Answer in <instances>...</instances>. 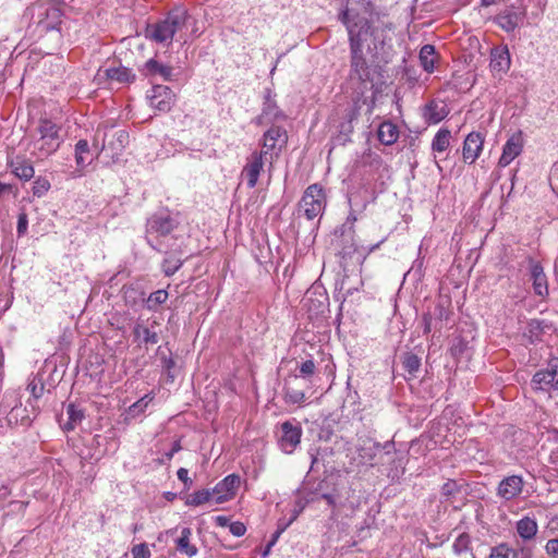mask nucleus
I'll return each instance as SVG.
<instances>
[{"mask_svg": "<svg viewBox=\"0 0 558 558\" xmlns=\"http://www.w3.org/2000/svg\"><path fill=\"white\" fill-rule=\"evenodd\" d=\"M183 265L180 258H166L162 262V271L167 277L173 276Z\"/></svg>", "mask_w": 558, "mask_h": 558, "instance_id": "46", "label": "nucleus"}, {"mask_svg": "<svg viewBox=\"0 0 558 558\" xmlns=\"http://www.w3.org/2000/svg\"><path fill=\"white\" fill-rule=\"evenodd\" d=\"M156 356L160 360L162 372L167 376V381L173 383L178 372L172 350L169 348V342L157 348Z\"/></svg>", "mask_w": 558, "mask_h": 558, "instance_id": "23", "label": "nucleus"}, {"mask_svg": "<svg viewBox=\"0 0 558 558\" xmlns=\"http://www.w3.org/2000/svg\"><path fill=\"white\" fill-rule=\"evenodd\" d=\"M401 364L404 371L409 373L411 378H415L421 368V357L415 353L408 351L401 355Z\"/></svg>", "mask_w": 558, "mask_h": 558, "instance_id": "37", "label": "nucleus"}, {"mask_svg": "<svg viewBox=\"0 0 558 558\" xmlns=\"http://www.w3.org/2000/svg\"><path fill=\"white\" fill-rule=\"evenodd\" d=\"M350 80L361 84H373L374 74L364 50H350Z\"/></svg>", "mask_w": 558, "mask_h": 558, "instance_id": "11", "label": "nucleus"}, {"mask_svg": "<svg viewBox=\"0 0 558 558\" xmlns=\"http://www.w3.org/2000/svg\"><path fill=\"white\" fill-rule=\"evenodd\" d=\"M24 412H25V409H23L21 407H14L9 412H5V416H3V418H5L7 426L12 427V426L17 425L19 416L21 413H24Z\"/></svg>", "mask_w": 558, "mask_h": 558, "instance_id": "48", "label": "nucleus"}, {"mask_svg": "<svg viewBox=\"0 0 558 558\" xmlns=\"http://www.w3.org/2000/svg\"><path fill=\"white\" fill-rule=\"evenodd\" d=\"M168 292L167 290L160 289L157 291L151 292L148 298L145 300V307L148 311L156 312L160 305L166 303L168 300Z\"/></svg>", "mask_w": 558, "mask_h": 558, "instance_id": "40", "label": "nucleus"}, {"mask_svg": "<svg viewBox=\"0 0 558 558\" xmlns=\"http://www.w3.org/2000/svg\"><path fill=\"white\" fill-rule=\"evenodd\" d=\"M327 452V448L320 449V448H311L308 450V454L311 457V471H315L319 462H322L324 459V453Z\"/></svg>", "mask_w": 558, "mask_h": 558, "instance_id": "49", "label": "nucleus"}, {"mask_svg": "<svg viewBox=\"0 0 558 558\" xmlns=\"http://www.w3.org/2000/svg\"><path fill=\"white\" fill-rule=\"evenodd\" d=\"M129 144V133L125 130L106 129L102 134L101 154L112 162L119 160Z\"/></svg>", "mask_w": 558, "mask_h": 558, "instance_id": "6", "label": "nucleus"}, {"mask_svg": "<svg viewBox=\"0 0 558 558\" xmlns=\"http://www.w3.org/2000/svg\"><path fill=\"white\" fill-rule=\"evenodd\" d=\"M192 530L190 527H183L181 535L177 538V549L189 557H193L197 554V547L191 544Z\"/></svg>", "mask_w": 558, "mask_h": 558, "instance_id": "35", "label": "nucleus"}, {"mask_svg": "<svg viewBox=\"0 0 558 558\" xmlns=\"http://www.w3.org/2000/svg\"><path fill=\"white\" fill-rule=\"evenodd\" d=\"M545 550L550 558H558V538L549 539L545 545Z\"/></svg>", "mask_w": 558, "mask_h": 558, "instance_id": "56", "label": "nucleus"}, {"mask_svg": "<svg viewBox=\"0 0 558 558\" xmlns=\"http://www.w3.org/2000/svg\"><path fill=\"white\" fill-rule=\"evenodd\" d=\"M515 531L523 542H531L537 534L538 525L534 518L525 515L515 523Z\"/></svg>", "mask_w": 558, "mask_h": 558, "instance_id": "28", "label": "nucleus"}, {"mask_svg": "<svg viewBox=\"0 0 558 558\" xmlns=\"http://www.w3.org/2000/svg\"><path fill=\"white\" fill-rule=\"evenodd\" d=\"M142 75L148 78L160 77L163 81L173 80V69L170 65H166L157 61L156 59L147 60L142 68H140Z\"/></svg>", "mask_w": 558, "mask_h": 558, "instance_id": "22", "label": "nucleus"}, {"mask_svg": "<svg viewBox=\"0 0 558 558\" xmlns=\"http://www.w3.org/2000/svg\"><path fill=\"white\" fill-rule=\"evenodd\" d=\"M187 13L182 8L171 10L165 19L151 24L145 28V37L157 44L171 45L174 34L182 29L186 24Z\"/></svg>", "mask_w": 558, "mask_h": 558, "instance_id": "3", "label": "nucleus"}, {"mask_svg": "<svg viewBox=\"0 0 558 558\" xmlns=\"http://www.w3.org/2000/svg\"><path fill=\"white\" fill-rule=\"evenodd\" d=\"M553 329V324L545 319H531L526 325V336L532 342L542 340L544 333Z\"/></svg>", "mask_w": 558, "mask_h": 558, "instance_id": "30", "label": "nucleus"}, {"mask_svg": "<svg viewBox=\"0 0 558 558\" xmlns=\"http://www.w3.org/2000/svg\"><path fill=\"white\" fill-rule=\"evenodd\" d=\"M28 228V217L25 211H21L17 216V226H16V232L17 236H24L27 233Z\"/></svg>", "mask_w": 558, "mask_h": 558, "instance_id": "52", "label": "nucleus"}, {"mask_svg": "<svg viewBox=\"0 0 558 558\" xmlns=\"http://www.w3.org/2000/svg\"><path fill=\"white\" fill-rule=\"evenodd\" d=\"M523 149L522 132L512 134L502 147V154L499 158V167H507Z\"/></svg>", "mask_w": 558, "mask_h": 558, "instance_id": "21", "label": "nucleus"}, {"mask_svg": "<svg viewBox=\"0 0 558 558\" xmlns=\"http://www.w3.org/2000/svg\"><path fill=\"white\" fill-rule=\"evenodd\" d=\"M68 422L64 423L63 429L73 430L76 424L81 423L84 418L83 410L78 409L74 403H69L66 407Z\"/></svg>", "mask_w": 558, "mask_h": 558, "instance_id": "38", "label": "nucleus"}, {"mask_svg": "<svg viewBox=\"0 0 558 558\" xmlns=\"http://www.w3.org/2000/svg\"><path fill=\"white\" fill-rule=\"evenodd\" d=\"M451 133L448 129H440L432 142V149L436 153L445 151L450 145Z\"/></svg>", "mask_w": 558, "mask_h": 558, "instance_id": "39", "label": "nucleus"}, {"mask_svg": "<svg viewBox=\"0 0 558 558\" xmlns=\"http://www.w3.org/2000/svg\"><path fill=\"white\" fill-rule=\"evenodd\" d=\"M299 376H290L284 380L283 399L288 404H301L305 401V393L299 389Z\"/></svg>", "mask_w": 558, "mask_h": 558, "instance_id": "25", "label": "nucleus"}, {"mask_svg": "<svg viewBox=\"0 0 558 558\" xmlns=\"http://www.w3.org/2000/svg\"><path fill=\"white\" fill-rule=\"evenodd\" d=\"M335 239L332 245H335L338 254L342 258L351 257L356 251V244L354 242V230L352 226L342 225L335 230Z\"/></svg>", "mask_w": 558, "mask_h": 558, "instance_id": "14", "label": "nucleus"}, {"mask_svg": "<svg viewBox=\"0 0 558 558\" xmlns=\"http://www.w3.org/2000/svg\"><path fill=\"white\" fill-rule=\"evenodd\" d=\"M178 478L184 484L185 488H190L192 480L189 477V471L185 468H180L177 472Z\"/></svg>", "mask_w": 558, "mask_h": 558, "instance_id": "57", "label": "nucleus"}, {"mask_svg": "<svg viewBox=\"0 0 558 558\" xmlns=\"http://www.w3.org/2000/svg\"><path fill=\"white\" fill-rule=\"evenodd\" d=\"M374 14L373 0H348L347 7L339 12L338 20L347 28L350 50L365 51V43L372 38L373 47L368 45L366 51L376 57L391 40L388 32L392 29V23L373 26Z\"/></svg>", "mask_w": 558, "mask_h": 558, "instance_id": "1", "label": "nucleus"}, {"mask_svg": "<svg viewBox=\"0 0 558 558\" xmlns=\"http://www.w3.org/2000/svg\"><path fill=\"white\" fill-rule=\"evenodd\" d=\"M131 553L133 558H150V550L145 543L135 545Z\"/></svg>", "mask_w": 558, "mask_h": 558, "instance_id": "54", "label": "nucleus"}, {"mask_svg": "<svg viewBox=\"0 0 558 558\" xmlns=\"http://www.w3.org/2000/svg\"><path fill=\"white\" fill-rule=\"evenodd\" d=\"M27 389L35 399H39L44 395L45 385L41 379L35 378L28 384Z\"/></svg>", "mask_w": 558, "mask_h": 558, "instance_id": "51", "label": "nucleus"}, {"mask_svg": "<svg viewBox=\"0 0 558 558\" xmlns=\"http://www.w3.org/2000/svg\"><path fill=\"white\" fill-rule=\"evenodd\" d=\"M281 435L278 445L284 453H292L301 442L303 434L302 427L298 422L286 421L281 424Z\"/></svg>", "mask_w": 558, "mask_h": 558, "instance_id": "13", "label": "nucleus"}, {"mask_svg": "<svg viewBox=\"0 0 558 558\" xmlns=\"http://www.w3.org/2000/svg\"><path fill=\"white\" fill-rule=\"evenodd\" d=\"M326 194L322 185L314 183L306 187L299 204L298 214L307 220L322 216L326 208Z\"/></svg>", "mask_w": 558, "mask_h": 558, "instance_id": "4", "label": "nucleus"}, {"mask_svg": "<svg viewBox=\"0 0 558 558\" xmlns=\"http://www.w3.org/2000/svg\"><path fill=\"white\" fill-rule=\"evenodd\" d=\"M456 554L466 553L471 549V536L468 533H461L452 545Z\"/></svg>", "mask_w": 558, "mask_h": 558, "instance_id": "45", "label": "nucleus"}, {"mask_svg": "<svg viewBox=\"0 0 558 558\" xmlns=\"http://www.w3.org/2000/svg\"><path fill=\"white\" fill-rule=\"evenodd\" d=\"M276 94L270 88L264 92V101L260 113L255 118L257 125L276 124L279 121H286L287 114L279 108L275 99Z\"/></svg>", "mask_w": 558, "mask_h": 558, "instance_id": "9", "label": "nucleus"}, {"mask_svg": "<svg viewBox=\"0 0 558 558\" xmlns=\"http://www.w3.org/2000/svg\"><path fill=\"white\" fill-rule=\"evenodd\" d=\"M148 98L150 106L160 112H169L175 104V94L166 85H154Z\"/></svg>", "mask_w": 558, "mask_h": 558, "instance_id": "16", "label": "nucleus"}, {"mask_svg": "<svg viewBox=\"0 0 558 558\" xmlns=\"http://www.w3.org/2000/svg\"><path fill=\"white\" fill-rule=\"evenodd\" d=\"M489 558H518V553L507 544H499L492 548Z\"/></svg>", "mask_w": 558, "mask_h": 558, "instance_id": "44", "label": "nucleus"}, {"mask_svg": "<svg viewBox=\"0 0 558 558\" xmlns=\"http://www.w3.org/2000/svg\"><path fill=\"white\" fill-rule=\"evenodd\" d=\"M229 530L233 536L241 537L245 534L246 526L242 522L235 521L229 524Z\"/></svg>", "mask_w": 558, "mask_h": 558, "instance_id": "55", "label": "nucleus"}, {"mask_svg": "<svg viewBox=\"0 0 558 558\" xmlns=\"http://www.w3.org/2000/svg\"><path fill=\"white\" fill-rule=\"evenodd\" d=\"M420 63L424 71L432 73L435 70L436 49L433 45H424L420 50Z\"/></svg>", "mask_w": 558, "mask_h": 558, "instance_id": "36", "label": "nucleus"}, {"mask_svg": "<svg viewBox=\"0 0 558 558\" xmlns=\"http://www.w3.org/2000/svg\"><path fill=\"white\" fill-rule=\"evenodd\" d=\"M534 390L558 391V359L551 360L546 368L537 371L531 380Z\"/></svg>", "mask_w": 558, "mask_h": 558, "instance_id": "12", "label": "nucleus"}, {"mask_svg": "<svg viewBox=\"0 0 558 558\" xmlns=\"http://www.w3.org/2000/svg\"><path fill=\"white\" fill-rule=\"evenodd\" d=\"M10 167L15 177L21 180L28 181L35 174V169L31 161L24 158H16L10 162Z\"/></svg>", "mask_w": 558, "mask_h": 558, "instance_id": "32", "label": "nucleus"}, {"mask_svg": "<svg viewBox=\"0 0 558 558\" xmlns=\"http://www.w3.org/2000/svg\"><path fill=\"white\" fill-rule=\"evenodd\" d=\"M510 65L511 58L507 46H497L492 48L489 68L495 76L506 74L510 69Z\"/></svg>", "mask_w": 558, "mask_h": 558, "instance_id": "20", "label": "nucleus"}, {"mask_svg": "<svg viewBox=\"0 0 558 558\" xmlns=\"http://www.w3.org/2000/svg\"><path fill=\"white\" fill-rule=\"evenodd\" d=\"M549 462L553 464V465H556L558 466V447H557V450L551 452L550 457H549Z\"/></svg>", "mask_w": 558, "mask_h": 558, "instance_id": "62", "label": "nucleus"}, {"mask_svg": "<svg viewBox=\"0 0 558 558\" xmlns=\"http://www.w3.org/2000/svg\"><path fill=\"white\" fill-rule=\"evenodd\" d=\"M264 156L263 151L255 150L247 157L241 177L245 180L248 189H254L258 182V178L264 170Z\"/></svg>", "mask_w": 558, "mask_h": 558, "instance_id": "17", "label": "nucleus"}, {"mask_svg": "<svg viewBox=\"0 0 558 558\" xmlns=\"http://www.w3.org/2000/svg\"><path fill=\"white\" fill-rule=\"evenodd\" d=\"M63 12L59 7H50L46 9L45 19L39 21L41 27L46 31L59 29L62 23Z\"/></svg>", "mask_w": 558, "mask_h": 558, "instance_id": "33", "label": "nucleus"}, {"mask_svg": "<svg viewBox=\"0 0 558 558\" xmlns=\"http://www.w3.org/2000/svg\"><path fill=\"white\" fill-rule=\"evenodd\" d=\"M88 153H89L88 142L86 140H80L75 144V161H76L77 167H80V168L86 167L87 162H86L84 155L88 154Z\"/></svg>", "mask_w": 558, "mask_h": 558, "instance_id": "43", "label": "nucleus"}, {"mask_svg": "<svg viewBox=\"0 0 558 558\" xmlns=\"http://www.w3.org/2000/svg\"><path fill=\"white\" fill-rule=\"evenodd\" d=\"M523 20L524 14L513 10H506L499 13L495 19L497 25L507 33L513 32L523 23Z\"/></svg>", "mask_w": 558, "mask_h": 558, "instance_id": "26", "label": "nucleus"}, {"mask_svg": "<svg viewBox=\"0 0 558 558\" xmlns=\"http://www.w3.org/2000/svg\"><path fill=\"white\" fill-rule=\"evenodd\" d=\"M215 522L218 526H221V527L229 526V524L231 523L230 519L226 515H217L215 518Z\"/></svg>", "mask_w": 558, "mask_h": 558, "instance_id": "59", "label": "nucleus"}, {"mask_svg": "<svg viewBox=\"0 0 558 558\" xmlns=\"http://www.w3.org/2000/svg\"><path fill=\"white\" fill-rule=\"evenodd\" d=\"M531 280L533 283L534 293L541 298L548 295L547 277L544 272V268L537 262L531 260Z\"/></svg>", "mask_w": 558, "mask_h": 558, "instance_id": "24", "label": "nucleus"}, {"mask_svg": "<svg viewBox=\"0 0 558 558\" xmlns=\"http://www.w3.org/2000/svg\"><path fill=\"white\" fill-rule=\"evenodd\" d=\"M287 130L277 124H271L263 134L260 143L264 148V155L275 154L276 157L287 147L288 144Z\"/></svg>", "mask_w": 558, "mask_h": 558, "instance_id": "10", "label": "nucleus"}, {"mask_svg": "<svg viewBox=\"0 0 558 558\" xmlns=\"http://www.w3.org/2000/svg\"><path fill=\"white\" fill-rule=\"evenodd\" d=\"M466 484L464 482H458L456 480H448L445 482L440 489V495L444 501H453L463 490H466Z\"/></svg>", "mask_w": 558, "mask_h": 558, "instance_id": "34", "label": "nucleus"}, {"mask_svg": "<svg viewBox=\"0 0 558 558\" xmlns=\"http://www.w3.org/2000/svg\"><path fill=\"white\" fill-rule=\"evenodd\" d=\"M450 301L448 299H438L433 307L422 316L423 333L428 335L433 329H440L442 322L447 320L450 315Z\"/></svg>", "mask_w": 558, "mask_h": 558, "instance_id": "8", "label": "nucleus"}, {"mask_svg": "<svg viewBox=\"0 0 558 558\" xmlns=\"http://www.w3.org/2000/svg\"><path fill=\"white\" fill-rule=\"evenodd\" d=\"M448 111L445 107H440L436 101L432 100L423 108V118L428 124H437L444 120Z\"/></svg>", "mask_w": 558, "mask_h": 558, "instance_id": "31", "label": "nucleus"}, {"mask_svg": "<svg viewBox=\"0 0 558 558\" xmlns=\"http://www.w3.org/2000/svg\"><path fill=\"white\" fill-rule=\"evenodd\" d=\"M322 498L324 500H326V502L330 506V507H335L336 506V497L332 495V494H323L322 495Z\"/></svg>", "mask_w": 558, "mask_h": 558, "instance_id": "61", "label": "nucleus"}, {"mask_svg": "<svg viewBox=\"0 0 558 558\" xmlns=\"http://www.w3.org/2000/svg\"><path fill=\"white\" fill-rule=\"evenodd\" d=\"M356 221V217L353 213H350V215L347 218V221L343 225H350L352 226V230H354V222Z\"/></svg>", "mask_w": 558, "mask_h": 558, "instance_id": "63", "label": "nucleus"}, {"mask_svg": "<svg viewBox=\"0 0 558 558\" xmlns=\"http://www.w3.org/2000/svg\"><path fill=\"white\" fill-rule=\"evenodd\" d=\"M523 488L524 480L521 475H509L499 482L496 495L504 502H509L517 499L522 494Z\"/></svg>", "mask_w": 558, "mask_h": 558, "instance_id": "15", "label": "nucleus"}, {"mask_svg": "<svg viewBox=\"0 0 558 558\" xmlns=\"http://www.w3.org/2000/svg\"><path fill=\"white\" fill-rule=\"evenodd\" d=\"M11 494V489L5 484H0V500L7 499Z\"/></svg>", "mask_w": 558, "mask_h": 558, "instance_id": "60", "label": "nucleus"}, {"mask_svg": "<svg viewBox=\"0 0 558 558\" xmlns=\"http://www.w3.org/2000/svg\"><path fill=\"white\" fill-rule=\"evenodd\" d=\"M179 222L171 217L169 213L159 211L151 215L146 222V240L147 243L153 247L156 246L151 243L150 236L155 235L157 238L167 236L173 230L178 228Z\"/></svg>", "mask_w": 558, "mask_h": 558, "instance_id": "7", "label": "nucleus"}, {"mask_svg": "<svg viewBox=\"0 0 558 558\" xmlns=\"http://www.w3.org/2000/svg\"><path fill=\"white\" fill-rule=\"evenodd\" d=\"M159 333L160 323L157 318L149 317L143 319L140 317L133 326V342H135L138 348L145 347L148 349L149 345H155L159 342Z\"/></svg>", "mask_w": 558, "mask_h": 558, "instance_id": "5", "label": "nucleus"}, {"mask_svg": "<svg viewBox=\"0 0 558 558\" xmlns=\"http://www.w3.org/2000/svg\"><path fill=\"white\" fill-rule=\"evenodd\" d=\"M104 77L120 84H130L135 81L136 75L131 69L120 65L105 69Z\"/></svg>", "mask_w": 558, "mask_h": 558, "instance_id": "27", "label": "nucleus"}, {"mask_svg": "<svg viewBox=\"0 0 558 558\" xmlns=\"http://www.w3.org/2000/svg\"><path fill=\"white\" fill-rule=\"evenodd\" d=\"M50 182L44 177H38L33 183V195L37 197L44 196L50 189Z\"/></svg>", "mask_w": 558, "mask_h": 558, "instance_id": "47", "label": "nucleus"}, {"mask_svg": "<svg viewBox=\"0 0 558 558\" xmlns=\"http://www.w3.org/2000/svg\"><path fill=\"white\" fill-rule=\"evenodd\" d=\"M241 477L238 474H229L216 484L213 493L217 495L216 504H222L232 499L240 487Z\"/></svg>", "mask_w": 558, "mask_h": 558, "instance_id": "18", "label": "nucleus"}, {"mask_svg": "<svg viewBox=\"0 0 558 558\" xmlns=\"http://www.w3.org/2000/svg\"><path fill=\"white\" fill-rule=\"evenodd\" d=\"M316 372V365L313 360L304 361L299 367V380L303 379L308 384H312V377Z\"/></svg>", "mask_w": 558, "mask_h": 558, "instance_id": "42", "label": "nucleus"}, {"mask_svg": "<svg viewBox=\"0 0 558 558\" xmlns=\"http://www.w3.org/2000/svg\"><path fill=\"white\" fill-rule=\"evenodd\" d=\"M484 137L480 132H471L466 135L462 146V158L468 165H472L483 150Z\"/></svg>", "mask_w": 558, "mask_h": 558, "instance_id": "19", "label": "nucleus"}, {"mask_svg": "<svg viewBox=\"0 0 558 558\" xmlns=\"http://www.w3.org/2000/svg\"><path fill=\"white\" fill-rule=\"evenodd\" d=\"M182 449L180 439L173 441L172 447L169 451L165 452L161 458L157 460L158 464H167L171 461L173 456Z\"/></svg>", "mask_w": 558, "mask_h": 558, "instance_id": "50", "label": "nucleus"}, {"mask_svg": "<svg viewBox=\"0 0 558 558\" xmlns=\"http://www.w3.org/2000/svg\"><path fill=\"white\" fill-rule=\"evenodd\" d=\"M518 553V558H533L534 555V547L526 544L520 547Z\"/></svg>", "mask_w": 558, "mask_h": 558, "instance_id": "58", "label": "nucleus"}, {"mask_svg": "<svg viewBox=\"0 0 558 558\" xmlns=\"http://www.w3.org/2000/svg\"><path fill=\"white\" fill-rule=\"evenodd\" d=\"M61 125L47 117H41L31 133L32 155L45 159L54 154L63 143Z\"/></svg>", "mask_w": 558, "mask_h": 558, "instance_id": "2", "label": "nucleus"}, {"mask_svg": "<svg viewBox=\"0 0 558 558\" xmlns=\"http://www.w3.org/2000/svg\"><path fill=\"white\" fill-rule=\"evenodd\" d=\"M211 492L208 489H201L189 495L185 505L192 507H198L208 502L211 498Z\"/></svg>", "mask_w": 558, "mask_h": 558, "instance_id": "41", "label": "nucleus"}, {"mask_svg": "<svg viewBox=\"0 0 558 558\" xmlns=\"http://www.w3.org/2000/svg\"><path fill=\"white\" fill-rule=\"evenodd\" d=\"M550 433V437L549 439H551L553 441L557 442L558 444V429L554 428L553 430L549 432Z\"/></svg>", "mask_w": 558, "mask_h": 558, "instance_id": "64", "label": "nucleus"}, {"mask_svg": "<svg viewBox=\"0 0 558 558\" xmlns=\"http://www.w3.org/2000/svg\"><path fill=\"white\" fill-rule=\"evenodd\" d=\"M150 400H151V398L149 400H147V396H145L144 398L137 400L135 403H133L129 408V413L132 416L138 415L140 413L144 412V410L147 408V405H148Z\"/></svg>", "mask_w": 558, "mask_h": 558, "instance_id": "53", "label": "nucleus"}, {"mask_svg": "<svg viewBox=\"0 0 558 558\" xmlns=\"http://www.w3.org/2000/svg\"><path fill=\"white\" fill-rule=\"evenodd\" d=\"M377 137L386 146L395 144L399 138L398 126L391 121H384L377 130Z\"/></svg>", "mask_w": 558, "mask_h": 558, "instance_id": "29", "label": "nucleus"}]
</instances>
